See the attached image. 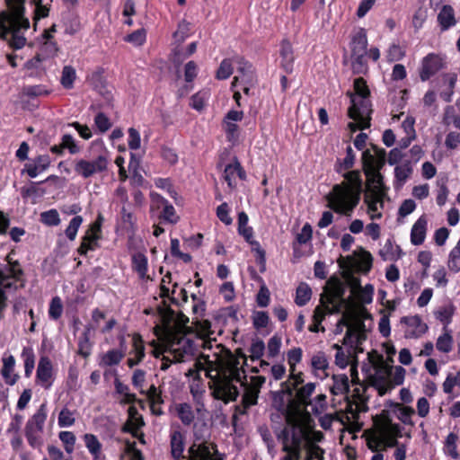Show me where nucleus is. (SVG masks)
I'll list each match as a JSON object with an SVG mask.
<instances>
[{"label":"nucleus","instance_id":"f257e3e1","mask_svg":"<svg viewBox=\"0 0 460 460\" xmlns=\"http://www.w3.org/2000/svg\"><path fill=\"white\" fill-rule=\"evenodd\" d=\"M211 324L208 320H197L195 332L200 338L204 350L201 358L205 363V373L209 378L208 386L213 396L225 402L234 401L238 394L237 384L244 385L245 371L240 362V358L233 354L221 344L212 341H205L208 337Z\"/></svg>","mask_w":460,"mask_h":460},{"label":"nucleus","instance_id":"f03ea898","mask_svg":"<svg viewBox=\"0 0 460 460\" xmlns=\"http://www.w3.org/2000/svg\"><path fill=\"white\" fill-rule=\"evenodd\" d=\"M185 322L188 318L181 316L173 327L165 326L160 349L154 350L155 358L161 357L160 369L165 371L172 363L190 360L195 353L198 344L186 333Z\"/></svg>","mask_w":460,"mask_h":460},{"label":"nucleus","instance_id":"7ed1b4c3","mask_svg":"<svg viewBox=\"0 0 460 460\" xmlns=\"http://www.w3.org/2000/svg\"><path fill=\"white\" fill-rule=\"evenodd\" d=\"M344 181L335 184L327 194L328 208L335 213L351 217L360 201L363 190L361 173L354 170L343 174Z\"/></svg>","mask_w":460,"mask_h":460},{"label":"nucleus","instance_id":"20e7f679","mask_svg":"<svg viewBox=\"0 0 460 460\" xmlns=\"http://www.w3.org/2000/svg\"><path fill=\"white\" fill-rule=\"evenodd\" d=\"M7 9L0 12V39L8 40L13 49H20L26 44L22 31L29 28L25 17V0H5Z\"/></svg>","mask_w":460,"mask_h":460},{"label":"nucleus","instance_id":"39448f33","mask_svg":"<svg viewBox=\"0 0 460 460\" xmlns=\"http://www.w3.org/2000/svg\"><path fill=\"white\" fill-rule=\"evenodd\" d=\"M402 428L393 421L388 411L374 418V425L367 437V447L375 454L371 460H384L383 454L378 451L397 446L398 438L402 437Z\"/></svg>","mask_w":460,"mask_h":460},{"label":"nucleus","instance_id":"423d86ee","mask_svg":"<svg viewBox=\"0 0 460 460\" xmlns=\"http://www.w3.org/2000/svg\"><path fill=\"white\" fill-rule=\"evenodd\" d=\"M348 94L351 102L348 115L352 119L348 125L349 128L351 131L368 128L372 109L369 100L370 91L366 81L361 77L355 79L354 93H348Z\"/></svg>","mask_w":460,"mask_h":460},{"label":"nucleus","instance_id":"0eeeda50","mask_svg":"<svg viewBox=\"0 0 460 460\" xmlns=\"http://www.w3.org/2000/svg\"><path fill=\"white\" fill-rule=\"evenodd\" d=\"M286 425L279 434L283 450L300 451L310 435V416L300 411L288 413Z\"/></svg>","mask_w":460,"mask_h":460},{"label":"nucleus","instance_id":"6e6552de","mask_svg":"<svg viewBox=\"0 0 460 460\" xmlns=\"http://www.w3.org/2000/svg\"><path fill=\"white\" fill-rule=\"evenodd\" d=\"M188 453V460H222L215 446L204 441L197 431L194 432V441Z\"/></svg>","mask_w":460,"mask_h":460},{"label":"nucleus","instance_id":"1a4fd4ad","mask_svg":"<svg viewBox=\"0 0 460 460\" xmlns=\"http://www.w3.org/2000/svg\"><path fill=\"white\" fill-rule=\"evenodd\" d=\"M392 371L393 366L383 358L375 364L374 373L370 375L369 379L380 394H384L391 388Z\"/></svg>","mask_w":460,"mask_h":460},{"label":"nucleus","instance_id":"9d476101","mask_svg":"<svg viewBox=\"0 0 460 460\" xmlns=\"http://www.w3.org/2000/svg\"><path fill=\"white\" fill-rule=\"evenodd\" d=\"M374 288L372 285L367 284L365 287L355 285L351 288V296L349 300L341 299V305L344 308H348V304L351 305L352 314L355 315L359 306L365 304H370L373 300Z\"/></svg>","mask_w":460,"mask_h":460},{"label":"nucleus","instance_id":"9b49d317","mask_svg":"<svg viewBox=\"0 0 460 460\" xmlns=\"http://www.w3.org/2000/svg\"><path fill=\"white\" fill-rule=\"evenodd\" d=\"M400 323L403 326L406 339H419L429 330L428 324L418 314L403 316Z\"/></svg>","mask_w":460,"mask_h":460},{"label":"nucleus","instance_id":"f8f14e48","mask_svg":"<svg viewBox=\"0 0 460 460\" xmlns=\"http://www.w3.org/2000/svg\"><path fill=\"white\" fill-rule=\"evenodd\" d=\"M366 339V334L363 329V323L361 320L355 317L350 325L348 326L346 335L343 338V344L349 347L353 352L362 350L359 346Z\"/></svg>","mask_w":460,"mask_h":460},{"label":"nucleus","instance_id":"ddd939ff","mask_svg":"<svg viewBox=\"0 0 460 460\" xmlns=\"http://www.w3.org/2000/svg\"><path fill=\"white\" fill-rule=\"evenodd\" d=\"M93 148H96V155L90 161V167L93 173H101L107 170L111 161V153L102 142H93Z\"/></svg>","mask_w":460,"mask_h":460},{"label":"nucleus","instance_id":"4468645a","mask_svg":"<svg viewBox=\"0 0 460 460\" xmlns=\"http://www.w3.org/2000/svg\"><path fill=\"white\" fill-rule=\"evenodd\" d=\"M243 118V111H229L223 121V128L226 135V138L230 142H235L239 137V127L236 122L241 121Z\"/></svg>","mask_w":460,"mask_h":460},{"label":"nucleus","instance_id":"2eb2a0df","mask_svg":"<svg viewBox=\"0 0 460 460\" xmlns=\"http://www.w3.org/2000/svg\"><path fill=\"white\" fill-rule=\"evenodd\" d=\"M151 208L156 207L157 208H163L161 217L171 224H175L179 220L175 208L164 198L155 192H151Z\"/></svg>","mask_w":460,"mask_h":460},{"label":"nucleus","instance_id":"dca6fc26","mask_svg":"<svg viewBox=\"0 0 460 460\" xmlns=\"http://www.w3.org/2000/svg\"><path fill=\"white\" fill-rule=\"evenodd\" d=\"M54 381V373L51 361L48 358H41L36 372V383L45 389L50 388Z\"/></svg>","mask_w":460,"mask_h":460},{"label":"nucleus","instance_id":"f3484780","mask_svg":"<svg viewBox=\"0 0 460 460\" xmlns=\"http://www.w3.org/2000/svg\"><path fill=\"white\" fill-rule=\"evenodd\" d=\"M456 311V305L452 301L447 300L436 307L433 311V314L436 320L443 325L442 329H450L449 325L453 321V316L455 315Z\"/></svg>","mask_w":460,"mask_h":460},{"label":"nucleus","instance_id":"a211bd4d","mask_svg":"<svg viewBox=\"0 0 460 460\" xmlns=\"http://www.w3.org/2000/svg\"><path fill=\"white\" fill-rule=\"evenodd\" d=\"M385 194L366 193L364 201L367 206V214L372 220L382 217L384 197Z\"/></svg>","mask_w":460,"mask_h":460},{"label":"nucleus","instance_id":"6ab92c4d","mask_svg":"<svg viewBox=\"0 0 460 460\" xmlns=\"http://www.w3.org/2000/svg\"><path fill=\"white\" fill-rule=\"evenodd\" d=\"M56 31V26L53 24L49 30H44L40 40L42 41L41 54L36 57L37 61H40L46 58L53 57L57 51V44L51 40L52 33Z\"/></svg>","mask_w":460,"mask_h":460},{"label":"nucleus","instance_id":"aec40b11","mask_svg":"<svg viewBox=\"0 0 460 460\" xmlns=\"http://www.w3.org/2000/svg\"><path fill=\"white\" fill-rule=\"evenodd\" d=\"M367 38L364 29H358L353 35L350 42L352 57L357 60L360 59L367 54Z\"/></svg>","mask_w":460,"mask_h":460},{"label":"nucleus","instance_id":"412c9836","mask_svg":"<svg viewBox=\"0 0 460 460\" xmlns=\"http://www.w3.org/2000/svg\"><path fill=\"white\" fill-rule=\"evenodd\" d=\"M437 22L441 31H448L456 26L457 20L454 8L449 4L442 5L437 15Z\"/></svg>","mask_w":460,"mask_h":460},{"label":"nucleus","instance_id":"4be33fe9","mask_svg":"<svg viewBox=\"0 0 460 460\" xmlns=\"http://www.w3.org/2000/svg\"><path fill=\"white\" fill-rule=\"evenodd\" d=\"M23 416L15 414L6 430V434L10 437V444L14 450H19L22 445V439L20 434Z\"/></svg>","mask_w":460,"mask_h":460},{"label":"nucleus","instance_id":"5701e85b","mask_svg":"<svg viewBox=\"0 0 460 460\" xmlns=\"http://www.w3.org/2000/svg\"><path fill=\"white\" fill-rule=\"evenodd\" d=\"M2 361L3 366L0 374L4 378V383L12 386L19 378L18 374L14 373L15 358L13 355L4 353Z\"/></svg>","mask_w":460,"mask_h":460},{"label":"nucleus","instance_id":"b1692460","mask_svg":"<svg viewBox=\"0 0 460 460\" xmlns=\"http://www.w3.org/2000/svg\"><path fill=\"white\" fill-rule=\"evenodd\" d=\"M65 149H67L69 154L75 155L81 151V146L78 145L75 137L70 134H64L58 145H54L50 147V151L61 155Z\"/></svg>","mask_w":460,"mask_h":460},{"label":"nucleus","instance_id":"393cba45","mask_svg":"<svg viewBox=\"0 0 460 460\" xmlns=\"http://www.w3.org/2000/svg\"><path fill=\"white\" fill-rule=\"evenodd\" d=\"M441 67L440 58L434 54H429L422 60V67L420 74L422 81L429 80L435 75Z\"/></svg>","mask_w":460,"mask_h":460},{"label":"nucleus","instance_id":"a878e982","mask_svg":"<svg viewBox=\"0 0 460 460\" xmlns=\"http://www.w3.org/2000/svg\"><path fill=\"white\" fill-rule=\"evenodd\" d=\"M125 356V351L121 349H111L99 355L98 365L102 368L118 366Z\"/></svg>","mask_w":460,"mask_h":460},{"label":"nucleus","instance_id":"bb28decb","mask_svg":"<svg viewBox=\"0 0 460 460\" xmlns=\"http://www.w3.org/2000/svg\"><path fill=\"white\" fill-rule=\"evenodd\" d=\"M428 228V219L425 215L420 216L413 224L411 230V243L420 245L424 243Z\"/></svg>","mask_w":460,"mask_h":460},{"label":"nucleus","instance_id":"cd10ccee","mask_svg":"<svg viewBox=\"0 0 460 460\" xmlns=\"http://www.w3.org/2000/svg\"><path fill=\"white\" fill-rule=\"evenodd\" d=\"M367 180V191L366 193L385 194L383 178L379 172L369 169L366 171Z\"/></svg>","mask_w":460,"mask_h":460},{"label":"nucleus","instance_id":"c85d7f7f","mask_svg":"<svg viewBox=\"0 0 460 460\" xmlns=\"http://www.w3.org/2000/svg\"><path fill=\"white\" fill-rule=\"evenodd\" d=\"M311 367L316 376L321 379L328 376L329 361L327 356L323 351H318L311 358Z\"/></svg>","mask_w":460,"mask_h":460},{"label":"nucleus","instance_id":"c756f323","mask_svg":"<svg viewBox=\"0 0 460 460\" xmlns=\"http://www.w3.org/2000/svg\"><path fill=\"white\" fill-rule=\"evenodd\" d=\"M236 178H245V172L237 161L234 164H227L224 171V179L230 189L235 187Z\"/></svg>","mask_w":460,"mask_h":460},{"label":"nucleus","instance_id":"7c9ffc66","mask_svg":"<svg viewBox=\"0 0 460 460\" xmlns=\"http://www.w3.org/2000/svg\"><path fill=\"white\" fill-rule=\"evenodd\" d=\"M171 453L173 458L180 459L183 456L185 449L184 435L179 429H174L170 434Z\"/></svg>","mask_w":460,"mask_h":460},{"label":"nucleus","instance_id":"2f4dec72","mask_svg":"<svg viewBox=\"0 0 460 460\" xmlns=\"http://www.w3.org/2000/svg\"><path fill=\"white\" fill-rule=\"evenodd\" d=\"M443 123L446 126L453 125L460 130V100H457L455 105H449L445 108Z\"/></svg>","mask_w":460,"mask_h":460},{"label":"nucleus","instance_id":"473e14b6","mask_svg":"<svg viewBox=\"0 0 460 460\" xmlns=\"http://www.w3.org/2000/svg\"><path fill=\"white\" fill-rule=\"evenodd\" d=\"M31 5L34 6L32 19L34 31H36L40 22L49 17L50 4H44L42 0H31Z\"/></svg>","mask_w":460,"mask_h":460},{"label":"nucleus","instance_id":"72a5a7b5","mask_svg":"<svg viewBox=\"0 0 460 460\" xmlns=\"http://www.w3.org/2000/svg\"><path fill=\"white\" fill-rule=\"evenodd\" d=\"M83 438L93 460H105V456L102 453V444L95 435L87 433Z\"/></svg>","mask_w":460,"mask_h":460},{"label":"nucleus","instance_id":"f704fd0d","mask_svg":"<svg viewBox=\"0 0 460 460\" xmlns=\"http://www.w3.org/2000/svg\"><path fill=\"white\" fill-rule=\"evenodd\" d=\"M100 232L99 226H93L84 235L83 241L81 243L80 247L78 248V252L80 254H86L88 251H93L95 249L97 244V240L99 238L98 233Z\"/></svg>","mask_w":460,"mask_h":460},{"label":"nucleus","instance_id":"c9c22d12","mask_svg":"<svg viewBox=\"0 0 460 460\" xmlns=\"http://www.w3.org/2000/svg\"><path fill=\"white\" fill-rule=\"evenodd\" d=\"M128 420L126 422V430L131 433H137L143 426L144 420L135 406H129L128 410Z\"/></svg>","mask_w":460,"mask_h":460},{"label":"nucleus","instance_id":"e433bc0d","mask_svg":"<svg viewBox=\"0 0 460 460\" xmlns=\"http://www.w3.org/2000/svg\"><path fill=\"white\" fill-rule=\"evenodd\" d=\"M454 346V338L451 329H442L441 334L436 341V349L441 352L447 354L452 351Z\"/></svg>","mask_w":460,"mask_h":460},{"label":"nucleus","instance_id":"4c0bfd02","mask_svg":"<svg viewBox=\"0 0 460 460\" xmlns=\"http://www.w3.org/2000/svg\"><path fill=\"white\" fill-rule=\"evenodd\" d=\"M175 412L181 421V423L185 426H190L192 424L195 419V412L192 409V406L187 402H180L175 404Z\"/></svg>","mask_w":460,"mask_h":460},{"label":"nucleus","instance_id":"58836bf2","mask_svg":"<svg viewBox=\"0 0 460 460\" xmlns=\"http://www.w3.org/2000/svg\"><path fill=\"white\" fill-rule=\"evenodd\" d=\"M256 78L254 72H248L243 75H237L234 77L232 89L240 85L246 95L250 94L251 87L255 84Z\"/></svg>","mask_w":460,"mask_h":460},{"label":"nucleus","instance_id":"ea45409f","mask_svg":"<svg viewBox=\"0 0 460 460\" xmlns=\"http://www.w3.org/2000/svg\"><path fill=\"white\" fill-rule=\"evenodd\" d=\"M280 56L282 58V66L287 72H291L294 62V53L292 45L288 40H282L280 44Z\"/></svg>","mask_w":460,"mask_h":460},{"label":"nucleus","instance_id":"a19ab883","mask_svg":"<svg viewBox=\"0 0 460 460\" xmlns=\"http://www.w3.org/2000/svg\"><path fill=\"white\" fill-rule=\"evenodd\" d=\"M115 394L121 396L120 404H129L136 401V395L129 392L128 385L123 384L119 377L114 379Z\"/></svg>","mask_w":460,"mask_h":460},{"label":"nucleus","instance_id":"79ce46f5","mask_svg":"<svg viewBox=\"0 0 460 460\" xmlns=\"http://www.w3.org/2000/svg\"><path fill=\"white\" fill-rule=\"evenodd\" d=\"M394 412L396 418L404 425H415L414 421L412 420V416L415 413L413 408L397 403L394 406Z\"/></svg>","mask_w":460,"mask_h":460},{"label":"nucleus","instance_id":"37998d69","mask_svg":"<svg viewBox=\"0 0 460 460\" xmlns=\"http://www.w3.org/2000/svg\"><path fill=\"white\" fill-rule=\"evenodd\" d=\"M132 267L141 279H147V258L145 254L137 252L132 256Z\"/></svg>","mask_w":460,"mask_h":460},{"label":"nucleus","instance_id":"c03bdc74","mask_svg":"<svg viewBox=\"0 0 460 460\" xmlns=\"http://www.w3.org/2000/svg\"><path fill=\"white\" fill-rule=\"evenodd\" d=\"M332 381L331 391L333 394H345L349 391V377L346 375H333Z\"/></svg>","mask_w":460,"mask_h":460},{"label":"nucleus","instance_id":"a18cd8bd","mask_svg":"<svg viewBox=\"0 0 460 460\" xmlns=\"http://www.w3.org/2000/svg\"><path fill=\"white\" fill-rule=\"evenodd\" d=\"M50 164V157L48 155H39L31 164V178L36 177L46 171Z\"/></svg>","mask_w":460,"mask_h":460},{"label":"nucleus","instance_id":"49530a36","mask_svg":"<svg viewBox=\"0 0 460 460\" xmlns=\"http://www.w3.org/2000/svg\"><path fill=\"white\" fill-rule=\"evenodd\" d=\"M354 162V152L350 146H348L346 150V156L342 161H338L337 163L336 172L343 176L344 173L349 172V170L353 167Z\"/></svg>","mask_w":460,"mask_h":460},{"label":"nucleus","instance_id":"de8ad7c7","mask_svg":"<svg viewBox=\"0 0 460 460\" xmlns=\"http://www.w3.org/2000/svg\"><path fill=\"white\" fill-rule=\"evenodd\" d=\"M332 348L336 349V353L334 356L335 364L341 368H345L350 361L351 355L352 353H354L353 350H351L350 349L345 350L342 347H341L338 344H334Z\"/></svg>","mask_w":460,"mask_h":460},{"label":"nucleus","instance_id":"09e8293b","mask_svg":"<svg viewBox=\"0 0 460 460\" xmlns=\"http://www.w3.org/2000/svg\"><path fill=\"white\" fill-rule=\"evenodd\" d=\"M75 411L64 407L58 413V425L59 428H69L75 423Z\"/></svg>","mask_w":460,"mask_h":460},{"label":"nucleus","instance_id":"8fccbe9b","mask_svg":"<svg viewBox=\"0 0 460 460\" xmlns=\"http://www.w3.org/2000/svg\"><path fill=\"white\" fill-rule=\"evenodd\" d=\"M447 268L454 273L460 271V237L456 246L448 254Z\"/></svg>","mask_w":460,"mask_h":460},{"label":"nucleus","instance_id":"3c124183","mask_svg":"<svg viewBox=\"0 0 460 460\" xmlns=\"http://www.w3.org/2000/svg\"><path fill=\"white\" fill-rule=\"evenodd\" d=\"M312 296V289L306 283H300L296 291L295 303L298 306L306 305Z\"/></svg>","mask_w":460,"mask_h":460},{"label":"nucleus","instance_id":"603ef678","mask_svg":"<svg viewBox=\"0 0 460 460\" xmlns=\"http://www.w3.org/2000/svg\"><path fill=\"white\" fill-rule=\"evenodd\" d=\"M457 440L458 436L451 432L447 436L444 444L445 453L451 456L453 459H458L460 456L457 451Z\"/></svg>","mask_w":460,"mask_h":460},{"label":"nucleus","instance_id":"864d4df0","mask_svg":"<svg viewBox=\"0 0 460 460\" xmlns=\"http://www.w3.org/2000/svg\"><path fill=\"white\" fill-rule=\"evenodd\" d=\"M129 355L138 362H141L145 358V346L141 337L137 334H134L132 337V349Z\"/></svg>","mask_w":460,"mask_h":460},{"label":"nucleus","instance_id":"5fc2aeb1","mask_svg":"<svg viewBox=\"0 0 460 460\" xmlns=\"http://www.w3.org/2000/svg\"><path fill=\"white\" fill-rule=\"evenodd\" d=\"M315 390L314 383H307L305 385L301 386L296 391V398L300 403L304 405H307V403L311 401L310 397L314 394Z\"/></svg>","mask_w":460,"mask_h":460},{"label":"nucleus","instance_id":"6e6d98bb","mask_svg":"<svg viewBox=\"0 0 460 460\" xmlns=\"http://www.w3.org/2000/svg\"><path fill=\"white\" fill-rule=\"evenodd\" d=\"M258 394L259 392L257 388H251L248 385L245 386L244 394L243 395V410L240 411L241 413H244L247 408L257 403Z\"/></svg>","mask_w":460,"mask_h":460},{"label":"nucleus","instance_id":"4d7b16f0","mask_svg":"<svg viewBox=\"0 0 460 460\" xmlns=\"http://www.w3.org/2000/svg\"><path fill=\"white\" fill-rule=\"evenodd\" d=\"M209 96L210 93L208 90L199 91L191 97L190 105L194 110L201 111L205 107Z\"/></svg>","mask_w":460,"mask_h":460},{"label":"nucleus","instance_id":"13d9d810","mask_svg":"<svg viewBox=\"0 0 460 460\" xmlns=\"http://www.w3.org/2000/svg\"><path fill=\"white\" fill-rule=\"evenodd\" d=\"M76 78L75 69L71 66L63 67L60 83L66 89H71Z\"/></svg>","mask_w":460,"mask_h":460},{"label":"nucleus","instance_id":"bf43d9fd","mask_svg":"<svg viewBox=\"0 0 460 460\" xmlns=\"http://www.w3.org/2000/svg\"><path fill=\"white\" fill-rule=\"evenodd\" d=\"M350 306L351 305L348 304V307ZM350 310L351 308H345V312L343 313L342 317L340 319L335 327V334H341L344 328L348 330V326L350 325L353 322V319L356 317V315H354Z\"/></svg>","mask_w":460,"mask_h":460},{"label":"nucleus","instance_id":"052dcab7","mask_svg":"<svg viewBox=\"0 0 460 460\" xmlns=\"http://www.w3.org/2000/svg\"><path fill=\"white\" fill-rule=\"evenodd\" d=\"M303 357V351L301 348H293L287 353V360L289 366V372L294 375L296 367L301 362Z\"/></svg>","mask_w":460,"mask_h":460},{"label":"nucleus","instance_id":"680f3d73","mask_svg":"<svg viewBox=\"0 0 460 460\" xmlns=\"http://www.w3.org/2000/svg\"><path fill=\"white\" fill-rule=\"evenodd\" d=\"M191 31V25L186 21H181L178 24L177 31L173 33V39L176 42H183L190 35Z\"/></svg>","mask_w":460,"mask_h":460},{"label":"nucleus","instance_id":"e2e57ef3","mask_svg":"<svg viewBox=\"0 0 460 460\" xmlns=\"http://www.w3.org/2000/svg\"><path fill=\"white\" fill-rule=\"evenodd\" d=\"M265 351V344L260 339L252 340L249 352L252 361L259 360L261 358Z\"/></svg>","mask_w":460,"mask_h":460},{"label":"nucleus","instance_id":"0e129e2a","mask_svg":"<svg viewBox=\"0 0 460 460\" xmlns=\"http://www.w3.org/2000/svg\"><path fill=\"white\" fill-rule=\"evenodd\" d=\"M75 171L83 178L87 179L94 175L90 167V161L85 159H78L75 163Z\"/></svg>","mask_w":460,"mask_h":460},{"label":"nucleus","instance_id":"69168bd1","mask_svg":"<svg viewBox=\"0 0 460 460\" xmlns=\"http://www.w3.org/2000/svg\"><path fill=\"white\" fill-rule=\"evenodd\" d=\"M58 438L64 445V448L66 453L71 454L75 449V436L71 431H61L58 434Z\"/></svg>","mask_w":460,"mask_h":460},{"label":"nucleus","instance_id":"338daca9","mask_svg":"<svg viewBox=\"0 0 460 460\" xmlns=\"http://www.w3.org/2000/svg\"><path fill=\"white\" fill-rule=\"evenodd\" d=\"M40 220L43 224L49 226H56L60 224L59 214L57 209H49L40 214Z\"/></svg>","mask_w":460,"mask_h":460},{"label":"nucleus","instance_id":"774afa93","mask_svg":"<svg viewBox=\"0 0 460 460\" xmlns=\"http://www.w3.org/2000/svg\"><path fill=\"white\" fill-rule=\"evenodd\" d=\"M412 172V168L409 164H399L394 169L396 181L403 184Z\"/></svg>","mask_w":460,"mask_h":460}]
</instances>
